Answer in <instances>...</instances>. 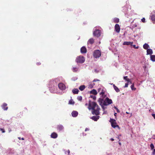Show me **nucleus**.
I'll list each match as a JSON object with an SVG mask.
<instances>
[{
  "label": "nucleus",
  "mask_w": 155,
  "mask_h": 155,
  "mask_svg": "<svg viewBox=\"0 0 155 155\" xmlns=\"http://www.w3.org/2000/svg\"><path fill=\"white\" fill-rule=\"evenodd\" d=\"M88 108L89 110H92L91 113L93 115H97L100 114V108L95 102L89 101Z\"/></svg>",
  "instance_id": "f257e3e1"
},
{
  "label": "nucleus",
  "mask_w": 155,
  "mask_h": 155,
  "mask_svg": "<svg viewBox=\"0 0 155 155\" xmlns=\"http://www.w3.org/2000/svg\"><path fill=\"white\" fill-rule=\"evenodd\" d=\"M98 102L99 104H101L103 103L105 106L109 105L113 103L112 100L109 99L108 97H106L104 100H103V98H99Z\"/></svg>",
  "instance_id": "f03ea898"
},
{
  "label": "nucleus",
  "mask_w": 155,
  "mask_h": 155,
  "mask_svg": "<svg viewBox=\"0 0 155 155\" xmlns=\"http://www.w3.org/2000/svg\"><path fill=\"white\" fill-rule=\"evenodd\" d=\"M97 27H96L93 29V35L94 36L98 37L101 35V31L99 29H97Z\"/></svg>",
  "instance_id": "7ed1b4c3"
},
{
  "label": "nucleus",
  "mask_w": 155,
  "mask_h": 155,
  "mask_svg": "<svg viewBox=\"0 0 155 155\" xmlns=\"http://www.w3.org/2000/svg\"><path fill=\"white\" fill-rule=\"evenodd\" d=\"M84 61V58L83 56H79L77 57L76 59V61L79 63H83Z\"/></svg>",
  "instance_id": "20e7f679"
},
{
  "label": "nucleus",
  "mask_w": 155,
  "mask_h": 155,
  "mask_svg": "<svg viewBox=\"0 0 155 155\" xmlns=\"http://www.w3.org/2000/svg\"><path fill=\"white\" fill-rule=\"evenodd\" d=\"M93 55L94 58H97L101 56V53L99 50H96L94 51Z\"/></svg>",
  "instance_id": "39448f33"
},
{
  "label": "nucleus",
  "mask_w": 155,
  "mask_h": 155,
  "mask_svg": "<svg viewBox=\"0 0 155 155\" xmlns=\"http://www.w3.org/2000/svg\"><path fill=\"white\" fill-rule=\"evenodd\" d=\"M105 91H104L103 89H102L101 92H100L99 94L101 95V97L99 98H103V100L105 99L107 97V95L105 94Z\"/></svg>",
  "instance_id": "423d86ee"
},
{
  "label": "nucleus",
  "mask_w": 155,
  "mask_h": 155,
  "mask_svg": "<svg viewBox=\"0 0 155 155\" xmlns=\"http://www.w3.org/2000/svg\"><path fill=\"white\" fill-rule=\"evenodd\" d=\"M58 87L61 90H65L66 88L65 85L62 83H60L58 84Z\"/></svg>",
  "instance_id": "0eeeda50"
},
{
  "label": "nucleus",
  "mask_w": 155,
  "mask_h": 155,
  "mask_svg": "<svg viewBox=\"0 0 155 155\" xmlns=\"http://www.w3.org/2000/svg\"><path fill=\"white\" fill-rule=\"evenodd\" d=\"M49 84L51 87L57 85L56 81L54 80L51 81L49 82Z\"/></svg>",
  "instance_id": "6e6552de"
},
{
  "label": "nucleus",
  "mask_w": 155,
  "mask_h": 155,
  "mask_svg": "<svg viewBox=\"0 0 155 155\" xmlns=\"http://www.w3.org/2000/svg\"><path fill=\"white\" fill-rule=\"evenodd\" d=\"M115 31L117 33H119L120 31V27L118 24H116L115 26Z\"/></svg>",
  "instance_id": "1a4fd4ad"
},
{
  "label": "nucleus",
  "mask_w": 155,
  "mask_h": 155,
  "mask_svg": "<svg viewBox=\"0 0 155 155\" xmlns=\"http://www.w3.org/2000/svg\"><path fill=\"white\" fill-rule=\"evenodd\" d=\"M71 114L73 117H76L78 114V113L76 111H73Z\"/></svg>",
  "instance_id": "9d476101"
},
{
  "label": "nucleus",
  "mask_w": 155,
  "mask_h": 155,
  "mask_svg": "<svg viewBox=\"0 0 155 155\" xmlns=\"http://www.w3.org/2000/svg\"><path fill=\"white\" fill-rule=\"evenodd\" d=\"M87 52V50L86 48L83 46L81 49V52L82 54L85 53Z\"/></svg>",
  "instance_id": "9b49d317"
},
{
  "label": "nucleus",
  "mask_w": 155,
  "mask_h": 155,
  "mask_svg": "<svg viewBox=\"0 0 155 155\" xmlns=\"http://www.w3.org/2000/svg\"><path fill=\"white\" fill-rule=\"evenodd\" d=\"M100 116H94L91 117V118L94 120V121H97L99 118Z\"/></svg>",
  "instance_id": "f8f14e48"
},
{
  "label": "nucleus",
  "mask_w": 155,
  "mask_h": 155,
  "mask_svg": "<svg viewBox=\"0 0 155 155\" xmlns=\"http://www.w3.org/2000/svg\"><path fill=\"white\" fill-rule=\"evenodd\" d=\"M64 129V127L63 125H59L58 126L57 129L59 131H61L63 130Z\"/></svg>",
  "instance_id": "ddd939ff"
},
{
  "label": "nucleus",
  "mask_w": 155,
  "mask_h": 155,
  "mask_svg": "<svg viewBox=\"0 0 155 155\" xmlns=\"http://www.w3.org/2000/svg\"><path fill=\"white\" fill-rule=\"evenodd\" d=\"M147 55L148 54H153V51L152 49L150 48H148L147 49Z\"/></svg>",
  "instance_id": "4468645a"
},
{
  "label": "nucleus",
  "mask_w": 155,
  "mask_h": 155,
  "mask_svg": "<svg viewBox=\"0 0 155 155\" xmlns=\"http://www.w3.org/2000/svg\"><path fill=\"white\" fill-rule=\"evenodd\" d=\"M51 136L52 138L55 139L57 137L58 135L56 133L53 132L51 134Z\"/></svg>",
  "instance_id": "2eb2a0df"
},
{
  "label": "nucleus",
  "mask_w": 155,
  "mask_h": 155,
  "mask_svg": "<svg viewBox=\"0 0 155 155\" xmlns=\"http://www.w3.org/2000/svg\"><path fill=\"white\" fill-rule=\"evenodd\" d=\"M133 44V42H131L130 41H125L123 43V45H130L131 46L132 45V44Z\"/></svg>",
  "instance_id": "dca6fc26"
},
{
  "label": "nucleus",
  "mask_w": 155,
  "mask_h": 155,
  "mask_svg": "<svg viewBox=\"0 0 155 155\" xmlns=\"http://www.w3.org/2000/svg\"><path fill=\"white\" fill-rule=\"evenodd\" d=\"M7 106V104L5 103H4L2 106V108L4 110H7L8 108Z\"/></svg>",
  "instance_id": "f3484780"
},
{
  "label": "nucleus",
  "mask_w": 155,
  "mask_h": 155,
  "mask_svg": "<svg viewBox=\"0 0 155 155\" xmlns=\"http://www.w3.org/2000/svg\"><path fill=\"white\" fill-rule=\"evenodd\" d=\"M79 91L77 88H74L72 91L73 93L74 94H78Z\"/></svg>",
  "instance_id": "a211bd4d"
},
{
  "label": "nucleus",
  "mask_w": 155,
  "mask_h": 155,
  "mask_svg": "<svg viewBox=\"0 0 155 155\" xmlns=\"http://www.w3.org/2000/svg\"><path fill=\"white\" fill-rule=\"evenodd\" d=\"M143 48L144 49H146V50L147 49H148V48H150V46H149V45L147 43L143 45Z\"/></svg>",
  "instance_id": "6ab92c4d"
},
{
  "label": "nucleus",
  "mask_w": 155,
  "mask_h": 155,
  "mask_svg": "<svg viewBox=\"0 0 155 155\" xmlns=\"http://www.w3.org/2000/svg\"><path fill=\"white\" fill-rule=\"evenodd\" d=\"M90 93L94 95H96L97 94V92L96 90L95 89H93L92 91H90Z\"/></svg>",
  "instance_id": "aec40b11"
},
{
  "label": "nucleus",
  "mask_w": 155,
  "mask_h": 155,
  "mask_svg": "<svg viewBox=\"0 0 155 155\" xmlns=\"http://www.w3.org/2000/svg\"><path fill=\"white\" fill-rule=\"evenodd\" d=\"M113 86L114 89L116 92H118L120 91L119 89L117 86H116L114 84L113 85Z\"/></svg>",
  "instance_id": "412c9836"
},
{
  "label": "nucleus",
  "mask_w": 155,
  "mask_h": 155,
  "mask_svg": "<svg viewBox=\"0 0 155 155\" xmlns=\"http://www.w3.org/2000/svg\"><path fill=\"white\" fill-rule=\"evenodd\" d=\"M85 85H82L80 86L79 87V89L80 91H83L85 89Z\"/></svg>",
  "instance_id": "4be33fe9"
},
{
  "label": "nucleus",
  "mask_w": 155,
  "mask_h": 155,
  "mask_svg": "<svg viewBox=\"0 0 155 155\" xmlns=\"http://www.w3.org/2000/svg\"><path fill=\"white\" fill-rule=\"evenodd\" d=\"M124 80H125L126 81H127L128 83H131V82L130 81V80L128 78V77L127 76H124Z\"/></svg>",
  "instance_id": "5701e85b"
},
{
  "label": "nucleus",
  "mask_w": 155,
  "mask_h": 155,
  "mask_svg": "<svg viewBox=\"0 0 155 155\" xmlns=\"http://www.w3.org/2000/svg\"><path fill=\"white\" fill-rule=\"evenodd\" d=\"M150 60L153 62L155 61V55H150Z\"/></svg>",
  "instance_id": "b1692460"
},
{
  "label": "nucleus",
  "mask_w": 155,
  "mask_h": 155,
  "mask_svg": "<svg viewBox=\"0 0 155 155\" xmlns=\"http://www.w3.org/2000/svg\"><path fill=\"white\" fill-rule=\"evenodd\" d=\"M111 125L112 127L114 128H115L117 127H118V125H117V124L116 122H115V123H112V124H111Z\"/></svg>",
  "instance_id": "393cba45"
},
{
  "label": "nucleus",
  "mask_w": 155,
  "mask_h": 155,
  "mask_svg": "<svg viewBox=\"0 0 155 155\" xmlns=\"http://www.w3.org/2000/svg\"><path fill=\"white\" fill-rule=\"evenodd\" d=\"M72 70L73 72H76L78 70V68L76 67H73L72 69Z\"/></svg>",
  "instance_id": "a878e982"
},
{
  "label": "nucleus",
  "mask_w": 155,
  "mask_h": 155,
  "mask_svg": "<svg viewBox=\"0 0 155 155\" xmlns=\"http://www.w3.org/2000/svg\"><path fill=\"white\" fill-rule=\"evenodd\" d=\"M151 19L153 21H155V15H153L150 16Z\"/></svg>",
  "instance_id": "bb28decb"
},
{
  "label": "nucleus",
  "mask_w": 155,
  "mask_h": 155,
  "mask_svg": "<svg viewBox=\"0 0 155 155\" xmlns=\"http://www.w3.org/2000/svg\"><path fill=\"white\" fill-rule=\"evenodd\" d=\"M88 42L91 44H92L94 42V40L93 38H91L88 40Z\"/></svg>",
  "instance_id": "cd10ccee"
},
{
  "label": "nucleus",
  "mask_w": 155,
  "mask_h": 155,
  "mask_svg": "<svg viewBox=\"0 0 155 155\" xmlns=\"http://www.w3.org/2000/svg\"><path fill=\"white\" fill-rule=\"evenodd\" d=\"M119 19L117 18H115L114 19V22L115 23H118L119 22Z\"/></svg>",
  "instance_id": "c85d7f7f"
},
{
  "label": "nucleus",
  "mask_w": 155,
  "mask_h": 155,
  "mask_svg": "<svg viewBox=\"0 0 155 155\" xmlns=\"http://www.w3.org/2000/svg\"><path fill=\"white\" fill-rule=\"evenodd\" d=\"M110 122L111 123V124L115 123L116 122V120L113 119H110Z\"/></svg>",
  "instance_id": "c756f323"
},
{
  "label": "nucleus",
  "mask_w": 155,
  "mask_h": 155,
  "mask_svg": "<svg viewBox=\"0 0 155 155\" xmlns=\"http://www.w3.org/2000/svg\"><path fill=\"white\" fill-rule=\"evenodd\" d=\"M100 105L101 106L103 111H104L105 109L107 108L106 107H105L104 106L105 105L103 104V103H102V104H101Z\"/></svg>",
  "instance_id": "7c9ffc66"
},
{
  "label": "nucleus",
  "mask_w": 155,
  "mask_h": 155,
  "mask_svg": "<svg viewBox=\"0 0 155 155\" xmlns=\"http://www.w3.org/2000/svg\"><path fill=\"white\" fill-rule=\"evenodd\" d=\"M130 87L132 90L135 91L136 90V88L134 87V84H133Z\"/></svg>",
  "instance_id": "2f4dec72"
},
{
  "label": "nucleus",
  "mask_w": 155,
  "mask_h": 155,
  "mask_svg": "<svg viewBox=\"0 0 155 155\" xmlns=\"http://www.w3.org/2000/svg\"><path fill=\"white\" fill-rule=\"evenodd\" d=\"M95 84L94 83L89 84L88 86V87L90 88H92L93 86L95 85Z\"/></svg>",
  "instance_id": "473e14b6"
},
{
  "label": "nucleus",
  "mask_w": 155,
  "mask_h": 155,
  "mask_svg": "<svg viewBox=\"0 0 155 155\" xmlns=\"http://www.w3.org/2000/svg\"><path fill=\"white\" fill-rule=\"evenodd\" d=\"M74 103V102L72 100H71L69 101V104H73Z\"/></svg>",
  "instance_id": "72a5a7b5"
},
{
  "label": "nucleus",
  "mask_w": 155,
  "mask_h": 155,
  "mask_svg": "<svg viewBox=\"0 0 155 155\" xmlns=\"http://www.w3.org/2000/svg\"><path fill=\"white\" fill-rule=\"evenodd\" d=\"M150 148H151V149L152 150H153L154 149V146L153 145V144L152 143H151L150 144Z\"/></svg>",
  "instance_id": "f704fd0d"
},
{
  "label": "nucleus",
  "mask_w": 155,
  "mask_h": 155,
  "mask_svg": "<svg viewBox=\"0 0 155 155\" xmlns=\"http://www.w3.org/2000/svg\"><path fill=\"white\" fill-rule=\"evenodd\" d=\"M77 99L79 101H81L82 100V97L81 96H79L77 97Z\"/></svg>",
  "instance_id": "c9c22d12"
},
{
  "label": "nucleus",
  "mask_w": 155,
  "mask_h": 155,
  "mask_svg": "<svg viewBox=\"0 0 155 155\" xmlns=\"http://www.w3.org/2000/svg\"><path fill=\"white\" fill-rule=\"evenodd\" d=\"M90 97L92 98L94 100H95L96 99V97L94 95H91Z\"/></svg>",
  "instance_id": "e433bc0d"
},
{
  "label": "nucleus",
  "mask_w": 155,
  "mask_h": 155,
  "mask_svg": "<svg viewBox=\"0 0 155 155\" xmlns=\"http://www.w3.org/2000/svg\"><path fill=\"white\" fill-rule=\"evenodd\" d=\"M141 21L143 23H145V19L144 18H143L141 19Z\"/></svg>",
  "instance_id": "4c0bfd02"
},
{
  "label": "nucleus",
  "mask_w": 155,
  "mask_h": 155,
  "mask_svg": "<svg viewBox=\"0 0 155 155\" xmlns=\"http://www.w3.org/2000/svg\"><path fill=\"white\" fill-rule=\"evenodd\" d=\"M129 83H126L125 84V86H124V87H128V84Z\"/></svg>",
  "instance_id": "58836bf2"
},
{
  "label": "nucleus",
  "mask_w": 155,
  "mask_h": 155,
  "mask_svg": "<svg viewBox=\"0 0 155 155\" xmlns=\"http://www.w3.org/2000/svg\"><path fill=\"white\" fill-rule=\"evenodd\" d=\"M153 151L152 153V154L153 155H155V149L153 150Z\"/></svg>",
  "instance_id": "ea45409f"
},
{
  "label": "nucleus",
  "mask_w": 155,
  "mask_h": 155,
  "mask_svg": "<svg viewBox=\"0 0 155 155\" xmlns=\"http://www.w3.org/2000/svg\"><path fill=\"white\" fill-rule=\"evenodd\" d=\"M94 71L96 73H97L99 71H98L97 69H95L94 70Z\"/></svg>",
  "instance_id": "a19ab883"
},
{
  "label": "nucleus",
  "mask_w": 155,
  "mask_h": 155,
  "mask_svg": "<svg viewBox=\"0 0 155 155\" xmlns=\"http://www.w3.org/2000/svg\"><path fill=\"white\" fill-rule=\"evenodd\" d=\"M0 130H1L2 131V133H4L5 132V131L3 129L0 128Z\"/></svg>",
  "instance_id": "79ce46f5"
},
{
  "label": "nucleus",
  "mask_w": 155,
  "mask_h": 155,
  "mask_svg": "<svg viewBox=\"0 0 155 155\" xmlns=\"http://www.w3.org/2000/svg\"><path fill=\"white\" fill-rule=\"evenodd\" d=\"M133 47H134V48H135L136 49H137L138 48V47H136V45H133Z\"/></svg>",
  "instance_id": "37998d69"
},
{
  "label": "nucleus",
  "mask_w": 155,
  "mask_h": 155,
  "mask_svg": "<svg viewBox=\"0 0 155 155\" xmlns=\"http://www.w3.org/2000/svg\"><path fill=\"white\" fill-rule=\"evenodd\" d=\"M99 81V80L98 79H94L93 81V82H96V81Z\"/></svg>",
  "instance_id": "c03bdc74"
},
{
  "label": "nucleus",
  "mask_w": 155,
  "mask_h": 155,
  "mask_svg": "<svg viewBox=\"0 0 155 155\" xmlns=\"http://www.w3.org/2000/svg\"><path fill=\"white\" fill-rule=\"evenodd\" d=\"M104 112L103 113V114H107V111H105L104 110Z\"/></svg>",
  "instance_id": "a18cd8bd"
},
{
  "label": "nucleus",
  "mask_w": 155,
  "mask_h": 155,
  "mask_svg": "<svg viewBox=\"0 0 155 155\" xmlns=\"http://www.w3.org/2000/svg\"><path fill=\"white\" fill-rule=\"evenodd\" d=\"M89 130V129L88 128H86L85 129V131H88Z\"/></svg>",
  "instance_id": "49530a36"
},
{
  "label": "nucleus",
  "mask_w": 155,
  "mask_h": 155,
  "mask_svg": "<svg viewBox=\"0 0 155 155\" xmlns=\"http://www.w3.org/2000/svg\"><path fill=\"white\" fill-rule=\"evenodd\" d=\"M117 110V113H120V111L119 110L118 108H117V109H116Z\"/></svg>",
  "instance_id": "de8ad7c7"
},
{
  "label": "nucleus",
  "mask_w": 155,
  "mask_h": 155,
  "mask_svg": "<svg viewBox=\"0 0 155 155\" xmlns=\"http://www.w3.org/2000/svg\"><path fill=\"white\" fill-rule=\"evenodd\" d=\"M152 116L154 117V118L155 119V114H152Z\"/></svg>",
  "instance_id": "09e8293b"
},
{
  "label": "nucleus",
  "mask_w": 155,
  "mask_h": 155,
  "mask_svg": "<svg viewBox=\"0 0 155 155\" xmlns=\"http://www.w3.org/2000/svg\"><path fill=\"white\" fill-rule=\"evenodd\" d=\"M67 152L68 153V155H69L70 153V151L69 150H68L67 151Z\"/></svg>",
  "instance_id": "8fccbe9b"
},
{
  "label": "nucleus",
  "mask_w": 155,
  "mask_h": 155,
  "mask_svg": "<svg viewBox=\"0 0 155 155\" xmlns=\"http://www.w3.org/2000/svg\"><path fill=\"white\" fill-rule=\"evenodd\" d=\"M101 90H102L101 88H99L98 89V92H99Z\"/></svg>",
  "instance_id": "3c124183"
},
{
  "label": "nucleus",
  "mask_w": 155,
  "mask_h": 155,
  "mask_svg": "<svg viewBox=\"0 0 155 155\" xmlns=\"http://www.w3.org/2000/svg\"><path fill=\"white\" fill-rule=\"evenodd\" d=\"M110 140L111 141H114V139L113 138H111L110 139Z\"/></svg>",
  "instance_id": "603ef678"
},
{
  "label": "nucleus",
  "mask_w": 155,
  "mask_h": 155,
  "mask_svg": "<svg viewBox=\"0 0 155 155\" xmlns=\"http://www.w3.org/2000/svg\"><path fill=\"white\" fill-rule=\"evenodd\" d=\"M37 64L38 65H40L41 64V63H37Z\"/></svg>",
  "instance_id": "864d4df0"
},
{
  "label": "nucleus",
  "mask_w": 155,
  "mask_h": 155,
  "mask_svg": "<svg viewBox=\"0 0 155 155\" xmlns=\"http://www.w3.org/2000/svg\"><path fill=\"white\" fill-rule=\"evenodd\" d=\"M117 138L119 140V141L120 140V139L119 137V136L117 137Z\"/></svg>",
  "instance_id": "5fc2aeb1"
},
{
  "label": "nucleus",
  "mask_w": 155,
  "mask_h": 155,
  "mask_svg": "<svg viewBox=\"0 0 155 155\" xmlns=\"http://www.w3.org/2000/svg\"><path fill=\"white\" fill-rule=\"evenodd\" d=\"M116 114H117V113H114V115L115 116H116Z\"/></svg>",
  "instance_id": "6e6d98bb"
},
{
  "label": "nucleus",
  "mask_w": 155,
  "mask_h": 155,
  "mask_svg": "<svg viewBox=\"0 0 155 155\" xmlns=\"http://www.w3.org/2000/svg\"><path fill=\"white\" fill-rule=\"evenodd\" d=\"M118 143L120 145H121V143L120 142H119Z\"/></svg>",
  "instance_id": "4d7b16f0"
},
{
  "label": "nucleus",
  "mask_w": 155,
  "mask_h": 155,
  "mask_svg": "<svg viewBox=\"0 0 155 155\" xmlns=\"http://www.w3.org/2000/svg\"><path fill=\"white\" fill-rule=\"evenodd\" d=\"M114 108L115 109H117V108L116 107H114Z\"/></svg>",
  "instance_id": "13d9d810"
},
{
  "label": "nucleus",
  "mask_w": 155,
  "mask_h": 155,
  "mask_svg": "<svg viewBox=\"0 0 155 155\" xmlns=\"http://www.w3.org/2000/svg\"><path fill=\"white\" fill-rule=\"evenodd\" d=\"M21 139L22 140H24V139L23 138H22Z\"/></svg>",
  "instance_id": "bf43d9fd"
},
{
  "label": "nucleus",
  "mask_w": 155,
  "mask_h": 155,
  "mask_svg": "<svg viewBox=\"0 0 155 155\" xmlns=\"http://www.w3.org/2000/svg\"><path fill=\"white\" fill-rule=\"evenodd\" d=\"M83 136H85L86 135V134H84V133L83 134Z\"/></svg>",
  "instance_id": "052dcab7"
},
{
  "label": "nucleus",
  "mask_w": 155,
  "mask_h": 155,
  "mask_svg": "<svg viewBox=\"0 0 155 155\" xmlns=\"http://www.w3.org/2000/svg\"><path fill=\"white\" fill-rule=\"evenodd\" d=\"M83 136H85L86 135V134H84V133L83 134Z\"/></svg>",
  "instance_id": "680f3d73"
},
{
  "label": "nucleus",
  "mask_w": 155,
  "mask_h": 155,
  "mask_svg": "<svg viewBox=\"0 0 155 155\" xmlns=\"http://www.w3.org/2000/svg\"><path fill=\"white\" fill-rule=\"evenodd\" d=\"M18 138L19 139H20H20H21V138H20V137H18Z\"/></svg>",
  "instance_id": "e2e57ef3"
},
{
  "label": "nucleus",
  "mask_w": 155,
  "mask_h": 155,
  "mask_svg": "<svg viewBox=\"0 0 155 155\" xmlns=\"http://www.w3.org/2000/svg\"><path fill=\"white\" fill-rule=\"evenodd\" d=\"M126 113L127 114H128L129 113L128 112H126Z\"/></svg>",
  "instance_id": "0e129e2a"
},
{
  "label": "nucleus",
  "mask_w": 155,
  "mask_h": 155,
  "mask_svg": "<svg viewBox=\"0 0 155 155\" xmlns=\"http://www.w3.org/2000/svg\"><path fill=\"white\" fill-rule=\"evenodd\" d=\"M137 25H135V27H137Z\"/></svg>",
  "instance_id": "69168bd1"
},
{
  "label": "nucleus",
  "mask_w": 155,
  "mask_h": 155,
  "mask_svg": "<svg viewBox=\"0 0 155 155\" xmlns=\"http://www.w3.org/2000/svg\"><path fill=\"white\" fill-rule=\"evenodd\" d=\"M153 139H155V137H154V138H153Z\"/></svg>",
  "instance_id": "338daca9"
},
{
  "label": "nucleus",
  "mask_w": 155,
  "mask_h": 155,
  "mask_svg": "<svg viewBox=\"0 0 155 155\" xmlns=\"http://www.w3.org/2000/svg\"><path fill=\"white\" fill-rule=\"evenodd\" d=\"M153 139H155V137H154V138H153Z\"/></svg>",
  "instance_id": "774afa93"
}]
</instances>
